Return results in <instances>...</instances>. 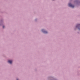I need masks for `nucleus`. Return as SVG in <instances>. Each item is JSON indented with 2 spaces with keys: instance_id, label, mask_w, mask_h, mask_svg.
Returning <instances> with one entry per match:
<instances>
[{
  "instance_id": "nucleus-6",
  "label": "nucleus",
  "mask_w": 80,
  "mask_h": 80,
  "mask_svg": "<svg viewBox=\"0 0 80 80\" xmlns=\"http://www.w3.org/2000/svg\"><path fill=\"white\" fill-rule=\"evenodd\" d=\"M17 80H18V79H17Z\"/></svg>"
},
{
  "instance_id": "nucleus-4",
  "label": "nucleus",
  "mask_w": 80,
  "mask_h": 80,
  "mask_svg": "<svg viewBox=\"0 0 80 80\" xmlns=\"http://www.w3.org/2000/svg\"><path fill=\"white\" fill-rule=\"evenodd\" d=\"M8 62L9 63L11 64H12V61L10 60H8Z\"/></svg>"
},
{
  "instance_id": "nucleus-5",
  "label": "nucleus",
  "mask_w": 80,
  "mask_h": 80,
  "mask_svg": "<svg viewBox=\"0 0 80 80\" xmlns=\"http://www.w3.org/2000/svg\"><path fill=\"white\" fill-rule=\"evenodd\" d=\"M4 27H5V26H3V28H4Z\"/></svg>"
},
{
  "instance_id": "nucleus-3",
  "label": "nucleus",
  "mask_w": 80,
  "mask_h": 80,
  "mask_svg": "<svg viewBox=\"0 0 80 80\" xmlns=\"http://www.w3.org/2000/svg\"><path fill=\"white\" fill-rule=\"evenodd\" d=\"M42 32H43V33H48L47 31H45V30H44L43 29H42Z\"/></svg>"
},
{
  "instance_id": "nucleus-1",
  "label": "nucleus",
  "mask_w": 80,
  "mask_h": 80,
  "mask_svg": "<svg viewBox=\"0 0 80 80\" xmlns=\"http://www.w3.org/2000/svg\"><path fill=\"white\" fill-rule=\"evenodd\" d=\"M68 6H69V7H72V8H74V6H73V5H72L71 3H69L68 4Z\"/></svg>"
},
{
  "instance_id": "nucleus-2",
  "label": "nucleus",
  "mask_w": 80,
  "mask_h": 80,
  "mask_svg": "<svg viewBox=\"0 0 80 80\" xmlns=\"http://www.w3.org/2000/svg\"><path fill=\"white\" fill-rule=\"evenodd\" d=\"M79 27H80V24H78L77 25L76 27V28H78V29L80 30Z\"/></svg>"
}]
</instances>
